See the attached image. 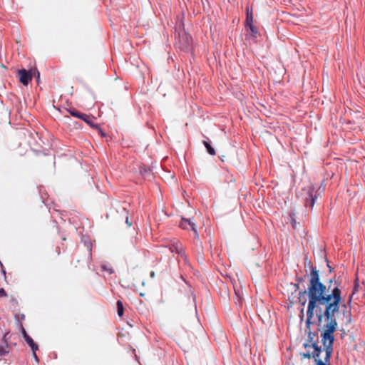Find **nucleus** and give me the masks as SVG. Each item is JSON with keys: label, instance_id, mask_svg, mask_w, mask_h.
Masks as SVG:
<instances>
[{"label": "nucleus", "instance_id": "f257e3e1", "mask_svg": "<svg viewBox=\"0 0 365 365\" xmlns=\"http://www.w3.org/2000/svg\"><path fill=\"white\" fill-rule=\"evenodd\" d=\"M332 280L329 281L328 288L320 282L319 274L316 267H312L310 279L307 290L299 292L298 299L302 306L307 303L308 297L306 327L309 330L312 319L314 316L317 319L318 326H322L321 334L322 344L324 346V356L317 359L315 365H331L330 359L333 352L334 341V332L337 328L335 317L340 306L346 308L342 303L341 290L335 282L331 288Z\"/></svg>", "mask_w": 365, "mask_h": 365}, {"label": "nucleus", "instance_id": "f03ea898", "mask_svg": "<svg viewBox=\"0 0 365 365\" xmlns=\"http://www.w3.org/2000/svg\"><path fill=\"white\" fill-rule=\"evenodd\" d=\"M305 348L309 346H312L314 349V351L310 353H304L303 357L307 359H314L315 363L317 362V359H320L322 356V354L324 353V346L323 348L322 346H318L317 343H312V344L309 345L307 343L304 344Z\"/></svg>", "mask_w": 365, "mask_h": 365}, {"label": "nucleus", "instance_id": "7ed1b4c3", "mask_svg": "<svg viewBox=\"0 0 365 365\" xmlns=\"http://www.w3.org/2000/svg\"><path fill=\"white\" fill-rule=\"evenodd\" d=\"M19 81L24 85L27 86L31 81L33 75H37V80H39L40 75L38 71H26V69H21L18 71Z\"/></svg>", "mask_w": 365, "mask_h": 365}, {"label": "nucleus", "instance_id": "20e7f679", "mask_svg": "<svg viewBox=\"0 0 365 365\" xmlns=\"http://www.w3.org/2000/svg\"><path fill=\"white\" fill-rule=\"evenodd\" d=\"M179 226L184 230H191L194 232L195 237H198L196 224L190 219L182 218Z\"/></svg>", "mask_w": 365, "mask_h": 365}, {"label": "nucleus", "instance_id": "39448f33", "mask_svg": "<svg viewBox=\"0 0 365 365\" xmlns=\"http://www.w3.org/2000/svg\"><path fill=\"white\" fill-rule=\"evenodd\" d=\"M299 289V287L298 284L291 282L287 284L286 291L287 292L288 299L289 300L291 304H293L294 303L296 297L294 294H296L298 292Z\"/></svg>", "mask_w": 365, "mask_h": 365}, {"label": "nucleus", "instance_id": "423d86ee", "mask_svg": "<svg viewBox=\"0 0 365 365\" xmlns=\"http://www.w3.org/2000/svg\"><path fill=\"white\" fill-rule=\"evenodd\" d=\"M314 187L312 185L307 187V195L305 204L306 206L313 207L316 197L314 195Z\"/></svg>", "mask_w": 365, "mask_h": 365}, {"label": "nucleus", "instance_id": "0eeeda50", "mask_svg": "<svg viewBox=\"0 0 365 365\" xmlns=\"http://www.w3.org/2000/svg\"><path fill=\"white\" fill-rule=\"evenodd\" d=\"M22 334L27 342V344L29 345V346L31 348L32 351H36L38 349V346L34 343V340L31 339L30 336L26 333L25 329L22 327Z\"/></svg>", "mask_w": 365, "mask_h": 365}, {"label": "nucleus", "instance_id": "6e6552de", "mask_svg": "<svg viewBox=\"0 0 365 365\" xmlns=\"http://www.w3.org/2000/svg\"><path fill=\"white\" fill-rule=\"evenodd\" d=\"M169 249L171 252H176L180 255L182 252V245L179 242H175L169 245Z\"/></svg>", "mask_w": 365, "mask_h": 365}, {"label": "nucleus", "instance_id": "1a4fd4ad", "mask_svg": "<svg viewBox=\"0 0 365 365\" xmlns=\"http://www.w3.org/2000/svg\"><path fill=\"white\" fill-rule=\"evenodd\" d=\"M117 305V312L119 317H122L123 315V305L121 301L118 300L116 303Z\"/></svg>", "mask_w": 365, "mask_h": 365}, {"label": "nucleus", "instance_id": "9d476101", "mask_svg": "<svg viewBox=\"0 0 365 365\" xmlns=\"http://www.w3.org/2000/svg\"><path fill=\"white\" fill-rule=\"evenodd\" d=\"M203 143L205 146V148H207V152L212 155H215V149L212 147V145H210V143L207 142V141H203Z\"/></svg>", "mask_w": 365, "mask_h": 365}, {"label": "nucleus", "instance_id": "9b49d317", "mask_svg": "<svg viewBox=\"0 0 365 365\" xmlns=\"http://www.w3.org/2000/svg\"><path fill=\"white\" fill-rule=\"evenodd\" d=\"M247 25H251L253 24V14L252 11H249L247 10V20H246Z\"/></svg>", "mask_w": 365, "mask_h": 365}, {"label": "nucleus", "instance_id": "f8f14e48", "mask_svg": "<svg viewBox=\"0 0 365 365\" xmlns=\"http://www.w3.org/2000/svg\"><path fill=\"white\" fill-rule=\"evenodd\" d=\"M81 119H83L88 125L94 127L93 120L91 117L83 115V118H81Z\"/></svg>", "mask_w": 365, "mask_h": 365}, {"label": "nucleus", "instance_id": "ddd939ff", "mask_svg": "<svg viewBox=\"0 0 365 365\" xmlns=\"http://www.w3.org/2000/svg\"><path fill=\"white\" fill-rule=\"evenodd\" d=\"M358 291V284H355L354 289H353V291H352V293L349 296V299H348V302H347V304H350L351 301H352V297H353V295Z\"/></svg>", "mask_w": 365, "mask_h": 365}, {"label": "nucleus", "instance_id": "4468645a", "mask_svg": "<svg viewBox=\"0 0 365 365\" xmlns=\"http://www.w3.org/2000/svg\"><path fill=\"white\" fill-rule=\"evenodd\" d=\"M315 336H316V334L314 333H312L310 331H309V333H308V341L312 344V343H316L315 341H314V338Z\"/></svg>", "mask_w": 365, "mask_h": 365}, {"label": "nucleus", "instance_id": "2eb2a0df", "mask_svg": "<svg viewBox=\"0 0 365 365\" xmlns=\"http://www.w3.org/2000/svg\"><path fill=\"white\" fill-rule=\"evenodd\" d=\"M8 346H0V356H3L5 354L8 353Z\"/></svg>", "mask_w": 365, "mask_h": 365}, {"label": "nucleus", "instance_id": "dca6fc26", "mask_svg": "<svg viewBox=\"0 0 365 365\" xmlns=\"http://www.w3.org/2000/svg\"><path fill=\"white\" fill-rule=\"evenodd\" d=\"M343 314L348 318V321L351 322V312L343 310Z\"/></svg>", "mask_w": 365, "mask_h": 365}, {"label": "nucleus", "instance_id": "f3484780", "mask_svg": "<svg viewBox=\"0 0 365 365\" xmlns=\"http://www.w3.org/2000/svg\"><path fill=\"white\" fill-rule=\"evenodd\" d=\"M247 26L250 28V29L252 34H255L257 33V30L254 26L253 24H252L251 25H247Z\"/></svg>", "mask_w": 365, "mask_h": 365}, {"label": "nucleus", "instance_id": "a211bd4d", "mask_svg": "<svg viewBox=\"0 0 365 365\" xmlns=\"http://www.w3.org/2000/svg\"><path fill=\"white\" fill-rule=\"evenodd\" d=\"M7 296V294L4 289L0 288V298L6 297Z\"/></svg>", "mask_w": 365, "mask_h": 365}, {"label": "nucleus", "instance_id": "6ab92c4d", "mask_svg": "<svg viewBox=\"0 0 365 365\" xmlns=\"http://www.w3.org/2000/svg\"><path fill=\"white\" fill-rule=\"evenodd\" d=\"M70 113H71L72 115H73V116H76V117H78V118H83V115L79 114V113H76V112H75V111H70Z\"/></svg>", "mask_w": 365, "mask_h": 365}, {"label": "nucleus", "instance_id": "aec40b11", "mask_svg": "<svg viewBox=\"0 0 365 365\" xmlns=\"http://www.w3.org/2000/svg\"><path fill=\"white\" fill-rule=\"evenodd\" d=\"M103 269L108 272L109 274H112L113 272V269L112 268H106V266H103Z\"/></svg>", "mask_w": 365, "mask_h": 365}, {"label": "nucleus", "instance_id": "412c9836", "mask_svg": "<svg viewBox=\"0 0 365 365\" xmlns=\"http://www.w3.org/2000/svg\"><path fill=\"white\" fill-rule=\"evenodd\" d=\"M33 356H34V358H35V359L38 361V356L36 354V351H33Z\"/></svg>", "mask_w": 365, "mask_h": 365}, {"label": "nucleus", "instance_id": "4be33fe9", "mask_svg": "<svg viewBox=\"0 0 365 365\" xmlns=\"http://www.w3.org/2000/svg\"><path fill=\"white\" fill-rule=\"evenodd\" d=\"M297 281L299 283H301V282H304V279H303V278H302V277H298V278L297 279Z\"/></svg>", "mask_w": 365, "mask_h": 365}, {"label": "nucleus", "instance_id": "5701e85b", "mask_svg": "<svg viewBox=\"0 0 365 365\" xmlns=\"http://www.w3.org/2000/svg\"><path fill=\"white\" fill-rule=\"evenodd\" d=\"M125 222H126V224L128 225V227L131 226V222H129L128 217L126 218Z\"/></svg>", "mask_w": 365, "mask_h": 365}, {"label": "nucleus", "instance_id": "b1692460", "mask_svg": "<svg viewBox=\"0 0 365 365\" xmlns=\"http://www.w3.org/2000/svg\"><path fill=\"white\" fill-rule=\"evenodd\" d=\"M147 171H148V170H147V169H145H145H143H143H140V173H146Z\"/></svg>", "mask_w": 365, "mask_h": 365}, {"label": "nucleus", "instance_id": "393cba45", "mask_svg": "<svg viewBox=\"0 0 365 365\" xmlns=\"http://www.w3.org/2000/svg\"><path fill=\"white\" fill-rule=\"evenodd\" d=\"M98 130H99V133H100L102 136H103L105 134L102 132V130H101L100 128H98Z\"/></svg>", "mask_w": 365, "mask_h": 365}, {"label": "nucleus", "instance_id": "a878e982", "mask_svg": "<svg viewBox=\"0 0 365 365\" xmlns=\"http://www.w3.org/2000/svg\"><path fill=\"white\" fill-rule=\"evenodd\" d=\"M303 313H304V309H302L301 310V314H303Z\"/></svg>", "mask_w": 365, "mask_h": 365}, {"label": "nucleus", "instance_id": "bb28decb", "mask_svg": "<svg viewBox=\"0 0 365 365\" xmlns=\"http://www.w3.org/2000/svg\"><path fill=\"white\" fill-rule=\"evenodd\" d=\"M3 273H4V276H5L6 275V272H5L4 270H3Z\"/></svg>", "mask_w": 365, "mask_h": 365}]
</instances>
